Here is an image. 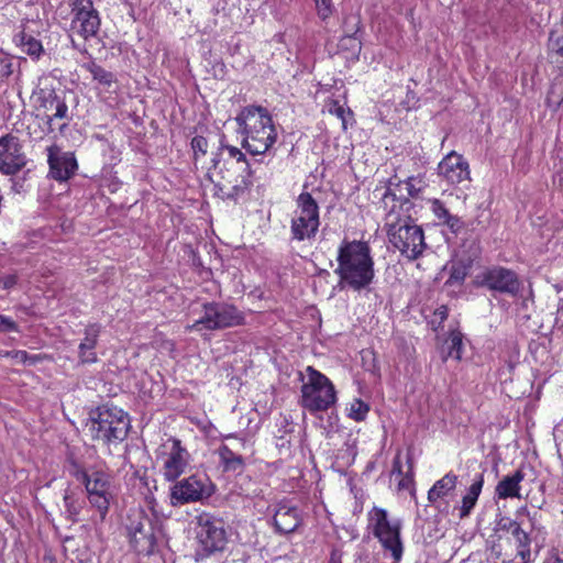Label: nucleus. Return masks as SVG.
I'll return each mask as SVG.
<instances>
[{"label": "nucleus", "mask_w": 563, "mask_h": 563, "mask_svg": "<svg viewBox=\"0 0 563 563\" xmlns=\"http://www.w3.org/2000/svg\"><path fill=\"white\" fill-rule=\"evenodd\" d=\"M336 262L334 273L340 277L343 288L361 291L373 283L374 260L367 242L343 240L338 250Z\"/></svg>", "instance_id": "nucleus-1"}, {"label": "nucleus", "mask_w": 563, "mask_h": 563, "mask_svg": "<svg viewBox=\"0 0 563 563\" xmlns=\"http://www.w3.org/2000/svg\"><path fill=\"white\" fill-rule=\"evenodd\" d=\"M238 132L243 135L242 147L252 155L265 154L276 142L277 132L267 109L247 106L235 118Z\"/></svg>", "instance_id": "nucleus-2"}, {"label": "nucleus", "mask_w": 563, "mask_h": 563, "mask_svg": "<svg viewBox=\"0 0 563 563\" xmlns=\"http://www.w3.org/2000/svg\"><path fill=\"white\" fill-rule=\"evenodd\" d=\"M86 427L92 440L110 446L126 439L131 421L129 415L121 408L103 405L90 411Z\"/></svg>", "instance_id": "nucleus-3"}, {"label": "nucleus", "mask_w": 563, "mask_h": 563, "mask_svg": "<svg viewBox=\"0 0 563 563\" xmlns=\"http://www.w3.org/2000/svg\"><path fill=\"white\" fill-rule=\"evenodd\" d=\"M387 235L391 245L409 260L422 255L427 244L420 225L410 217L399 218L389 213L387 217Z\"/></svg>", "instance_id": "nucleus-4"}, {"label": "nucleus", "mask_w": 563, "mask_h": 563, "mask_svg": "<svg viewBox=\"0 0 563 563\" xmlns=\"http://www.w3.org/2000/svg\"><path fill=\"white\" fill-rule=\"evenodd\" d=\"M244 313L228 302H206L202 305V314L187 329L201 332L222 330L244 324Z\"/></svg>", "instance_id": "nucleus-5"}, {"label": "nucleus", "mask_w": 563, "mask_h": 563, "mask_svg": "<svg viewBox=\"0 0 563 563\" xmlns=\"http://www.w3.org/2000/svg\"><path fill=\"white\" fill-rule=\"evenodd\" d=\"M506 537L499 536V541L493 547L501 563H527L530 559V538L517 521H508L500 526Z\"/></svg>", "instance_id": "nucleus-6"}, {"label": "nucleus", "mask_w": 563, "mask_h": 563, "mask_svg": "<svg viewBox=\"0 0 563 563\" xmlns=\"http://www.w3.org/2000/svg\"><path fill=\"white\" fill-rule=\"evenodd\" d=\"M307 372L308 380L301 386V406L310 412L328 410L336 401L333 384L311 366Z\"/></svg>", "instance_id": "nucleus-7"}, {"label": "nucleus", "mask_w": 563, "mask_h": 563, "mask_svg": "<svg viewBox=\"0 0 563 563\" xmlns=\"http://www.w3.org/2000/svg\"><path fill=\"white\" fill-rule=\"evenodd\" d=\"M369 526L385 551H389L395 562L402 558L404 545L400 539L401 522L389 520L385 509L374 507L369 512Z\"/></svg>", "instance_id": "nucleus-8"}, {"label": "nucleus", "mask_w": 563, "mask_h": 563, "mask_svg": "<svg viewBox=\"0 0 563 563\" xmlns=\"http://www.w3.org/2000/svg\"><path fill=\"white\" fill-rule=\"evenodd\" d=\"M196 540L197 554L202 558L224 550L227 532L222 519L203 512L197 517Z\"/></svg>", "instance_id": "nucleus-9"}, {"label": "nucleus", "mask_w": 563, "mask_h": 563, "mask_svg": "<svg viewBox=\"0 0 563 563\" xmlns=\"http://www.w3.org/2000/svg\"><path fill=\"white\" fill-rule=\"evenodd\" d=\"M320 225L319 206L311 194L301 192L290 225L291 238L296 241L311 240Z\"/></svg>", "instance_id": "nucleus-10"}, {"label": "nucleus", "mask_w": 563, "mask_h": 563, "mask_svg": "<svg viewBox=\"0 0 563 563\" xmlns=\"http://www.w3.org/2000/svg\"><path fill=\"white\" fill-rule=\"evenodd\" d=\"M214 493V485L206 475L194 474L176 482L169 490L173 507L202 501Z\"/></svg>", "instance_id": "nucleus-11"}, {"label": "nucleus", "mask_w": 563, "mask_h": 563, "mask_svg": "<svg viewBox=\"0 0 563 563\" xmlns=\"http://www.w3.org/2000/svg\"><path fill=\"white\" fill-rule=\"evenodd\" d=\"M473 285L509 296H517L522 286L514 271L501 266L482 269L474 276Z\"/></svg>", "instance_id": "nucleus-12"}, {"label": "nucleus", "mask_w": 563, "mask_h": 563, "mask_svg": "<svg viewBox=\"0 0 563 563\" xmlns=\"http://www.w3.org/2000/svg\"><path fill=\"white\" fill-rule=\"evenodd\" d=\"M126 532L131 547L142 554L153 553L156 545L155 528L143 512L129 517Z\"/></svg>", "instance_id": "nucleus-13"}, {"label": "nucleus", "mask_w": 563, "mask_h": 563, "mask_svg": "<svg viewBox=\"0 0 563 563\" xmlns=\"http://www.w3.org/2000/svg\"><path fill=\"white\" fill-rule=\"evenodd\" d=\"M91 506L96 507L101 517L108 512L112 498L110 475L102 471H92L84 483Z\"/></svg>", "instance_id": "nucleus-14"}, {"label": "nucleus", "mask_w": 563, "mask_h": 563, "mask_svg": "<svg viewBox=\"0 0 563 563\" xmlns=\"http://www.w3.org/2000/svg\"><path fill=\"white\" fill-rule=\"evenodd\" d=\"M74 19L71 27L85 40L95 36L100 27L98 11L91 0H75L73 3Z\"/></svg>", "instance_id": "nucleus-15"}, {"label": "nucleus", "mask_w": 563, "mask_h": 563, "mask_svg": "<svg viewBox=\"0 0 563 563\" xmlns=\"http://www.w3.org/2000/svg\"><path fill=\"white\" fill-rule=\"evenodd\" d=\"M26 156L22 151L19 137L7 134L0 137V172L14 175L26 165Z\"/></svg>", "instance_id": "nucleus-16"}, {"label": "nucleus", "mask_w": 563, "mask_h": 563, "mask_svg": "<svg viewBox=\"0 0 563 563\" xmlns=\"http://www.w3.org/2000/svg\"><path fill=\"white\" fill-rule=\"evenodd\" d=\"M438 175L450 185L471 181L468 162L455 151H451L438 164Z\"/></svg>", "instance_id": "nucleus-17"}, {"label": "nucleus", "mask_w": 563, "mask_h": 563, "mask_svg": "<svg viewBox=\"0 0 563 563\" xmlns=\"http://www.w3.org/2000/svg\"><path fill=\"white\" fill-rule=\"evenodd\" d=\"M222 180L216 184L217 195L223 199H238L252 186L253 173L227 172L225 167L220 169Z\"/></svg>", "instance_id": "nucleus-18"}, {"label": "nucleus", "mask_w": 563, "mask_h": 563, "mask_svg": "<svg viewBox=\"0 0 563 563\" xmlns=\"http://www.w3.org/2000/svg\"><path fill=\"white\" fill-rule=\"evenodd\" d=\"M38 110H43V120L47 125V131L53 132V121L70 120L68 114V106L55 91H41L37 97Z\"/></svg>", "instance_id": "nucleus-19"}, {"label": "nucleus", "mask_w": 563, "mask_h": 563, "mask_svg": "<svg viewBox=\"0 0 563 563\" xmlns=\"http://www.w3.org/2000/svg\"><path fill=\"white\" fill-rule=\"evenodd\" d=\"M47 153L49 174L54 179L65 181L75 174L78 165L73 153H63L57 145L49 146Z\"/></svg>", "instance_id": "nucleus-20"}, {"label": "nucleus", "mask_w": 563, "mask_h": 563, "mask_svg": "<svg viewBox=\"0 0 563 563\" xmlns=\"http://www.w3.org/2000/svg\"><path fill=\"white\" fill-rule=\"evenodd\" d=\"M166 448L168 452L164 461V477L168 482H174L185 472L189 454L178 439L168 440Z\"/></svg>", "instance_id": "nucleus-21"}, {"label": "nucleus", "mask_w": 563, "mask_h": 563, "mask_svg": "<svg viewBox=\"0 0 563 563\" xmlns=\"http://www.w3.org/2000/svg\"><path fill=\"white\" fill-rule=\"evenodd\" d=\"M457 482V475L453 472H448L429 489L428 501L439 510L448 508L449 501L446 498L454 495Z\"/></svg>", "instance_id": "nucleus-22"}, {"label": "nucleus", "mask_w": 563, "mask_h": 563, "mask_svg": "<svg viewBox=\"0 0 563 563\" xmlns=\"http://www.w3.org/2000/svg\"><path fill=\"white\" fill-rule=\"evenodd\" d=\"M101 332L98 323L88 324L84 330V338L78 346V360L80 364H93L98 361L96 346Z\"/></svg>", "instance_id": "nucleus-23"}, {"label": "nucleus", "mask_w": 563, "mask_h": 563, "mask_svg": "<svg viewBox=\"0 0 563 563\" xmlns=\"http://www.w3.org/2000/svg\"><path fill=\"white\" fill-rule=\"evenodd\" d=\"M299 509L294 506L280 504L274 515V525L282 533L294 532L301 523Z\"/></svg>", "instance_id": "nucleus-24"}, {"label": "nucleus", "mask_w": 563, "mask_h": 563, "mask_svg": "<svg viewBox=\"0 0 563 563\" xmlns=\"http://www.w3.org/2000/svg\"><path fill=\"white\" fill-rule=\"evenodd\" d=\"M526 474L518 468L510 475H506L496 486L495 494L499 499L520 498V483Z\"/></svg>", "instance_id": "nucleus-25"}, {"label": "nucleus", "mask_w": 563, "mask_h": 563, "mask_svg": "<svg viewBox=\"0 0 563 563\" xmlns=\"http://www.w3.org/2000/svg\"><path fill=\"white\" fill-rule=\"evenodd\" d=\"M483 485L484 474H476L473 483L470 485L464 496L462 497L461 506L457 508L460 519H464L471 515L482 493Z\"/></svg>", "instance_id": "nucleus-26"}, {"label": "nucleus", "mask_w": 563, "mask_h": 563, "mask_svg": "<svg viewBox=\"0 0 563 563\" xmlns=\"http://www.w3.org/2000/svg\"><path fill=\"white\" fill-rule=\"evenodd\" d=\"M431 211L439 224L446 225L452 233H457L463 228L462 220L452 214L440 199L430 200Z\"/></svg>", "instance_id": "nucleus-27"}, {"label": "nucleus", "mask_w": 563, "mask_h": 563, "mask_svg": "<svg viewBox=\"0 0 563 563\" xmlns=\"http://www.w3.org/2000/svg\"><path fill=\"white\" fill-rule=\"evenodd\" d=\"M218 455L224 472H240L245 465L243 456L235 453L227 444L219 446Z\"/></svg>", "instance_id": "nucleus-28"}, {"label": "nucleus", "mask_w": 563, "mask_h": 563, "mask_svg": "<svg viewBox=\"0 0 563 563\" xmlns=\"http://www.w3.org/2000/svg\"><path fill=\"white\" fill-rule=\"evenodd\" d=\"M463 350V334L460 331H452L449 338L444 341L442 349V360L446 361L449 357L460 361L462 358Z\"/></svg>", "instance_id": "nucleus-29"}, {"label": "nucleus", "mask_w": 563, "mask_h": 563, "mask_svg": "<svg viewBox=\"0 0 563 563\" xmlns=\"http://www.w3.org/2000/svg\"><path fill=\"white\" fill-rule=\"evenodd\" d=\"M344 32L345 35L340 41V46H344L345 43L353 42V48L360 53L361 41L357 38V33L361 29V20L357 15H349L344 19Z\"/></svg>", "instance_id": "nucleus-30"}, {"label": "nucleus", "mask_w": 563, "mask_h": 563, "mask_svg": "<svg viewBox=\"0 0 563 563\" xmlns=\"http://www.w3.org/2000/svg\"><path fill=\"white\" fill-rule=\"evenodd\" d=\"M16 42L22 47L23 52L27 55L38 58L41 53L43 52V46L41 42L34 38L32 35L26 34L25 32H21L16 35Z\"/></svg>", "instance_id": "nucleus-31"}, {"label": "nucleus", "mask_w": 563, "mask_h": 563, "mask_svg": "<svg viewBox=\"0 0 563 563\" xmlns=\"http://www.w3.org/2000/svg\"><path fill=\"white\" fill-rule=\"evenodd\" d=\"M84 68H86L92 75V78L102 86L110 87L115 81L114 75L112 73L106 70L95 62L85 64Z\"/></svg>", "instance_id": "nucleus-32"}, {"label": "nucleus", "mask_w": 563, "mask_h": 563, "mask_svg": "<svg viewBox=\"0 0 563 563\" xmlns=\"http://www.w3.org/2000/svg\"><path fill=\"white\" fill-rule=\"evenodd\" d=\"M548 46L550 54L555 57L554 62L563 65V34L551 32Z\"/></svg>", "instance_id": "nucleus-33"}, {"label": "nucleus", "mask_w": 563, "mask_h": 563, "mask_svg": "<svg viewBox=\"0 0 563 563\" xmlns=\"http://www.w3.org/2000/svg\"><path fill=\"white\" fill-rule=\"evenodd\" d=\"M223 167L227 172H239V173H252L249 162L245 158V154L240 151L233 159L224 162Z\"/></svg>", "instance_id": "nucleus-34"}, {"label": "nucleus", "mask_w": 563, "mask_h": 563, "mask_svg": "<svg viewBox=\"0 0 563 563\" xmlns=\"http://www.w3.org/2000/svg\"><path fill=\"white\" fill-rule=\"evenodd\" d=\"M472 262L467 263L464 261H459L452 265L451 274L449 277V283H463L466 276L468 275V271L471 268Z\"/></svg>", "instance_id": "nucleus-35"}, {"label": "nucleus", "mask_w": 563, "mask_h": 563, "mask_svg": "<svg viewBox=\"0 0 563 563\" xmlns=\"http://www.w3.org/2000/svg\"><path fill=\"white\" fill-rule=\"evenodd\" d=\"M408 196L417 198L427 187L424 177L421 175L408 177L405 181Z\"/></svg>", "instance_id": "nucleus-36"}, {"label": "nucleus", "mask_w": 563, "mask_h": 563, "mask_svg": "<svg viewBox=\"0 0 563 563\" xmlns=\"http://www.w3.org/2000/svg\"><path fill=\"white\" fill-rule=\"evenodd\" d=\"M64 504L66 511L68 512L70 518H75L79 515L82 508V501L79 500L75 493L71 490H66L64 495Z\"/></svg>", "instance_id": "nucleus-37"}, {"label": "nucleus", "mask_w": 563, "mask_h": 563, "mask_svg": "<svg viewBox=\"0 0 563 563\" xmlns=\"http://www.w3.org/2000/svg\"><path fill=\"white\" fill-rule=\"evenodd\" d=\"M369 407L367 404H365L361 399H354L353 402L351 404L349 416L355 421H362L365 419Z\"/></svg>", "instance_id": "nucleus-38"}, {"label": "nucleus", "mask_w": 563, "mask_h": 563, "mask_svg": "<svg viewBox=\"0 0 563 563\" xmlns=\"http://www.w3.org/2000/svg\"><path fill=\"white\" fill-rule=\"evenodd\" d=\"M314 2L317 15L322 20H328L334 12L335 8L332 0H312Z\"/></svg>", "instance_id": "nucleus-39"}, {"label": "nucleus", "mask_w": 563, "mask_h": 563, "mask_svg": "<svg viewBox=\"0 0 563 563\" xmlns=\"http://www.w3.org/2000/svg\"><path fill=\"white\" fill-rule=\"evenodd\" d=\"M563 101V87L553 85L548 93L547 102L549 107L558 109Z\"/></svg>", "instance_id": "nucleus-40"}, {"label": "nucleus", "mask_w": 563, "mask_h": 563, "mask_svg": "<svg viewBox=\"0 0 563 563\" xmlns=\"http://www.w3.org/2000/svg\"><path fill=\"white\" fill-rule=\"evenodd\" d=\"M12 358L15 360V362L19 364L34 365L41 360V356L40 355H30L26 351L16 350L12 354Z\"/></svg>", "instance_id": "nucleus-41"}, {"label": "nucleus", "mask_w": 563, "mask_h": 563, "mask_svg": "<svg viewBox=\"0 0 563 563\" xmlns=\"http://www.w3.org/2000/svg\"><path fill=\"white\" fill-rule=\"evenodd\" d=\"M191 148L194 151L195 156L206 155L208 151V141L206 137L201 135H197L191 140Z\"/></svg>", "instance_id": "nucleus-42"}, {"label": "nucleus", "mask_w": 563, "mask_h": 563, "mask_svg": "<svg viewBox=\"0 0 563 563\" xmlns=\"http://www.w3.org/2000/svg\"><path fill=\"white\" fill-rule=\"evenodd\" d=\"M68 473L74 476L81 484L89 477V474L86 470H84L77 462L71 461L69 464Z\"/></svg>", "instance_id": "nucleus-43"}, {"label": "nucleus", "mask_w": 563, "mask_h": 563, "mask_svg": "<svg viewBox=\"0 0 563 563\" xmlns=\"http://www.w3.org/2000/svg\"><path fill=\"white\" fill-rule=\"evenodd\" d=\"M328 111H329V113L334 114L335 117L341 119L343 123L345 122V112L346 111H345L344 107L342 104H340L338 101H331L328 104Z\"/></svg>", "instance_id": "nucleus-44"}, {"label": "nucleus", "mask_w": 563, "mask_h": 563, "mask_svg": "<svg viewBox=\"0 0 563 563\" xmlns=\"http://www.w3.org/2000/svg\"><path fill=\"white\" fill-rule=\"evenodd\" d=\"M16 330H18V325L12 319L0 314V331L1 332H13Z\"/></svg>", "instance_id": "nucleus-45"}, {"label": "nucleus", "mask_w": 563, "mask_h": 563, "mask_svg": "<svg viewBox=\"0 0 563 563\" xmlns=\"http://www.w3.org/2000/svg\"><path fill=\"white\" fill-rule=\"evenodd\" d=\"M15 275H5L0 278V287L3 289H10L16 284Z\"/></svg>", "instance_id": "nucleus-46"}, {"label": "nucleus", "mask_w": 563, "mask_h": 563, "mask_svg": "<svg viewBox=\"0 0 563 563\" xmlns=\"http://www.w3.org/2000/svg\"><path fill=\"white\" fill-rule=\"evenodd\" d=\"M328 563H342V552L338 549H333Z\"/></svg>", "instance_id": "nucleus-47"}, {"label": "nucleus", "mask_w": 563, "mask_h": 563, "mask_svg": "<svg viewBox=\"0 0 563 563\" xmlns=\"http://www.w3.org/2000/svg\"><path fill=\"white\" fill-rule=\"evenodd\" d=\"M223 148H225L228 151L229 159H233L241 151L240 148H238L235 146H231V145H225V146H223Z\"/></svg>", "instance_id": "nucleus-48"}, {"label": "nucleus", "mask_w": 563, "mask_h": 563, "mask_svg": "<svg viewBox=\"0 0 563 563\" xmlns=\"http://www.w3.org/2000/svg\"><path fill=\"white\" fill-rule=\"evenodd\" d=\"M544 563H563V553H554L552 554Z\"/></svg>", "instance_id": "nucleus-49"}, {"label": "nucleus", "mask_w": 563, "mask_h": 563, "mask_svg": "<svg viewBox=\"0 0 563 563\" xmlns=\"http://www.w3.org/2000/svg\"><path fill=\"white\" fill-rule=\"evenodd\" d=\"M394 471H398V473H401L400 462L398 457L394 462Z\"/></svg>", "instance_id": "nucleus-50"}, {"label": "nucleus", "mask_w": 563, "mask_h": 563, "mask_svg": "<svg viewBox=\"0 0 563 563\" xmlns=\"http://www.w3.org/2000/svg\"><path fill=\"white\" fill-rule=\"evenodd\" d=\"M16 350H13V351H5L3 353L0 352V356H4V357H11L12 358V354L15 352Z\"/></svg>", "instance_id": "nucleus-51"}, {"label": "nucleus", "mask_w": 563, "mask_h": 563, "mask_svg": "<svg viewBox=\"0 0 563 563\" xmlns=\"http://www.w3.org/2000/svg\"><path fill=\"white\" fill-rule=\"evenodd\" d=\"M342 47H343V48H351V49H353V51H354V48H353V42H349V41H347V42L345 43V45H344V46H342ZM355 52H357V51L355 49Z\"/></svg>", "instance_id": "nucleus-52"}, {"label": "nucleus", "mask_w": 563, "mask_h": 563, "mask_svg": "<svg viewBox=\"0 0 563 563\" xmlns=\"http://www.w3.org/2000/svg\"><path fill=\"white\" fill-rule=\"evenodd\" d=\"M218 164H219V162H218V161H216V159H213V166H214V167H217V166H218Z\"/></svg>", "instance_id": "nucleus-53"}, {"label": "nucleus", "mask_w": 563, "mask_h": 563, "mask_svg": "<svg viewBox=\"0 0 563 563\" xmlns=\"http://www.w3.org/2000/svg\"><path fill=\"white\" fill-rule=\"evenodd\" d=\"M444 317H445V312H444V311H442V312H441V318L443 319Z\"/></svg>", "instance_id": "nucleus-54"}]
</instances>
